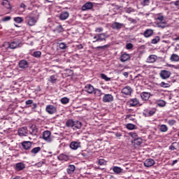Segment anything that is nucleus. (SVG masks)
<instances>
[{"label": "nucleus", "instance_id": "nucleus-1", "mask_svg": "<svg viewBox=\"0 0 179 179\" xmlns=\"http://www.w3.org/2000/svg\"><path fill=\"white\" fill-rule=\"evenodd\" d=\"M3 47L6 48H10V50H16L20 47V41L17 40H13L11 42H5L3 43Z\"/></svg>", "mask_w": 179, "mask_h": 179}, {"label": "nucleus", "instance_id": "nucleus-2", "mask_svg": "<svg viewBox=\"0 0 179 179\" xmlns=\"http://www.w3.org/2000/svg\"><path fill=\"white\" fill-rule=\"evenodd\" d=\"M25 23H27V24L30 27L35 26L37 23V19L36 17L31 15H28L27 17H25Z\"/></svg>", "mask_w": 179, "mask_h": 179}, {"label": "nucleus", "instance_id": "nucleus-3", "mask_svg": "<svg viewBox=\"0 0 179 179\" xmlns=\"http://www.w3.org/2000/svg\"><path fill=\"white\" fill-rule=\"evenodd\" d=\"M43 139L48 143H51L54 141V136H51V131L46 130L43 133Z\"/></svg>", "mask_w": 179, "mask_h": 179}, {"label": "nucleus", "instance_id": "nucleus-4", "mask_svg": "<svg viewBox=\"0 0 179 179\" xmlns=\"http://www.w3.org/2000/svg\"><path fill=\"white\" fill-rule=\"evenodd\" d=\"M134 90L130 86H126L122 89L121 93L123 97H129L131 96Z\"/></svg>", "mask_w": 179, "mask_h": 179}, {"label": "nucleus", "instance_id": "nucleus-5", "mask_svg": "<svg viewBox=\"0 0 179 179\" xmlns=\"http://www.w3.org/2000/svg\"><path fill=\"white\" fill-rule=\"evenodd\" d=\"M96 40L93 41L92 43H97V41H106V38H108V35L106 33L99 34L94 36Z\"/></svg>", "mask_w": 179, "mask_h": 179}, {"label": "nucleus", "instance_id": "nucleus-6", "mask_svg": "<svg viewBox=\"0 0 179 179\" xmlns=\"http://www.w3.org/2000/svg\"><path fill=\"white\" fill-rule=\"evenodd\" d=\"M160 78L162 79H169L171 76V72L167 70H162L159 73Z\"/></svg>", "mask_w": 179, "mask_h": 179}, {"label": "nucleus", "instance_id": "nucleus-7", "mask_svg": "<svg viewBox=\"0 0 179 179\" xmlns=\"http://www.w3.org/2000/svg\"><path fill=\"white\" fill-rule=\"evenodd\" d=\"M26 169V165L23 162H18L15 164V171H22Z\"/></svg>", "mask_w": 179, "mask_h": 179}, {"label": "nucleus", "instance_id": "nucleus-8", "mask_svg": "<svg viewBox=\"0 0 179 179\" xmlns=\"http://www.w3.org/2000/svg\"><path fill=\"white\" fill-rule=\"evenodd\" d=\"M112 29H113L114 30H121V29H122V27H125V24H122V23H120V22H113L111 25Z\"/></svg>", "mask_w": 179, "mask_h": 179}, {"label": "nucleus", "instance_id": "nucleus-9", "mask_svg": "<svg viewBox=\"0 0 179 179\" xmlns=\"http://www.w3.org/2000/svg\"><path fill=\"white\" fill-rule=\"evenodd\" d=\"M21 145L24 150H29V149H31V145H33V143L31 141H22Z\"/></svg>", "mask_w": 179, "mask_h": 179}, {"label": "nucleus", "instance_id": "nucleus-10", "mask_svg": "<svg viewBox=\"0 0 179 179\" xmlns=\"http://www.w3.org/2000/svg\"><path fill=\"white\" fill-rule=\"evenodd\" d=\"M19 67L21 69H27V68H29V62H27V60L22 59L20 60L18 63Z\"/></svg>", "mask_w": 179, "mask_h": 179}, {"label": "nucleus", "instance_id": "nucleus-11", "mask_svg": "<svg viewBox=\"0 0 179 179\" xmlns=\"http://www.w3.org/2000/svg\"><path fill=\"white\" fill-rule=\"evenodd\" d=\"M113 100H114V97L110 94H106L103 96V103H111Z\"/></svg>", "mask_w": 179, "mask_h": 179}, {"label": "nucleus", "instance_id": "nucleus-12", "mask_svg": "<svg viewBox=\"0 0 179 179\" xmlns=\"http://www.w3.org/2000/svg\"><path fill=\"white\" fill-rule=\"evenodd\" d=\"M70 148L73 150H78V149H79V148H80V142H79V141H72L70 143Z\"/></svg>", "mask_w": 179, "mask_h": 179}, {"label": "nucleus", "instance_id": "nucleus-13", "mask_svg": "<svg viewBox=\"0 0 179 179\" xmlns=\"http://www.w3.org/2000/svg\"><path fill=\"white\" fill-rule=\"evenodd\" d=\"M153 33H155V31L152 29H147L143 32V36L145 37V38H149V37H152L153 36Z\"/></svg>", "mask_w": 179, "mask_h": 179}, {"label": "nucleus", "instance_id": "nucleus-14", "mask_svg": "<svg viewBox=\"0 0 179 179\" xmlns=\"http://www.w3.org/2000/svg\"><path fill=\"white\" fill-rule=\"evenodd\" d=\"M145 167H152L155 166V160L153 159H147L144 161Z\"/></svg>", "mask_w": 179, "mask_h": 179}, {"label": "nucleus", "instance_id": "nucleus-15", "mask_svg": "<svg viewBox=\"0 0 179 179\" xmlns=\"http://www.w3.org/2000/svg\"><path fill=\"white\" fill-rule=\"evenodd\" d=\"M85 92H87L89 94H93L94 92V87L90 84H87L85 87Z\"/></svg>", "mask_w": 179, "mask_h": 179}, {"label": "nucleus", "instance_id": "nucleus-16", "mask_svg": "<svg viewBox=\"0 0 179 179\" xmlns=\"http://www.w3.org/2000/svg\"><path fill=\"white\" fill-rule=\"evenodd\" d=\"M93 8V3L87 2L82 6V10H90Z\"/></svg>", "mask_w": 179, "mask_h": 179}, {"label": "nucleus", "instance_id": "nucleus-17", "mask_svg": "<svg viewBox=\"0 0 179 179\" xmlns=\"http://www.w3.org/2000/svg\"><path fill=\"white\" fill-rule=\"evenodd\" d=\"M27 134H28L27 127H21L18 129L19 136H26Z\"/></svg>", "mask_w": 179, "mask_h": 179}, {"label": "nucleus", "instance_id": "nucleus-18", "mask_svg": "<svg viewBox=\"0 0 179 179\" xmlns=\"http://www.w3.org/2000/svg\"><path fill=\"white\" fill-rule=\"evenodd\" d=\"M141 97L142 99V100H143L144 101H148V100H149L150 97V92H142L141 94Z\"/></svg>", "mask_w": 179, "mask_h": 179}, {"label": "nucleus", "instance_id": "nucleus-19", "mask_svg": "<svg viewBox=\"0 0 179 179\" xmlns=\"http://www.w3.org/2000/svg\"><path fill=\"white\" fill-rule=\"evenodd\" d=\"M129 104L130 107H135V106H138V104H139V100L136 98L131 99L129 101Z\"/></svg>", "mask_w": 179, "mask_h": 179}, {"label": "nucleus", "instance_id": "nucleus-20", "mask_svg": "<svg viewBox=\"0 0 179 179\" xmlns=\"http://www.w3.org/2000/svg\"><path fill=\"white\" fill-rule=\"evenodd\" d=\"M69 17V13L68 11H63L59 15L60 20H66Z\"/></svg>", "mask_w": 179, "mask_h": 179}, {"label": "nucleus", "instance_id": "nucleus-21", "mask_svg": "<svg viewBox=\"0 0 179 179\" xmlns=\"http://www.w3.org/2000/svg\"><path fill=\"white\" fill-rule=\"evenodd\" d=\"M156 59H157V57L155 55H151L147 59V62L149 64H153V62H156Z\"/></svg>", "mask_w": 179, "mask_h": 179}, {"label": "nucleus", "instance_id": "nucleus-22", "mask_svg": "<svg viewBox=\"0 0 179 179\" xmlns=\"http://www.w3.org/2000/svg\"><path fill=\"white\" fill-rule=\"evenodd\" d=\"M130 58H131V56H129V55L127 53H124L120 57V61L122 62H127V61H128V59H129Z\"/></svg>", "mask_w": 179, "mask_h": 179}, {"label": "nucleus", "instance_id": "nucleus-23", "mask_svg": "<svg viewBox=\"0 0 179 179\" xmlns=\"http://www.w3.org/2000/svg\"><path fill=\"white\" fill-rule=\"evenodd\" d=\"M58 160H60V162H68L69 160V157L64 154H61L57 157Z\"/></svg>", "mask_w": 179, "mask_h": 179}, {"label": "nucleus", "instance_id": "nucleus-24", "mask_svg": "<svg viewBox=\"0 0 179 179\" xmlns=\"http://www.w3.org/2000/svg\"><path fill=\"white\" fill-rule=\"evenodd\" d=\"M1 5L6 9H12V7L10 6V2H9L8 0H3Z\"/></svg>", "mask_w": 179, "mask_h": 179}, {"label": "nucleus", "instance_id": "nucleus-25", "mask_svg": "<svg viewBox=\"0 0 179 179\" xmlns=\"http://www.w3.org/2000/svg\"><path fill=\"white\" fill-rule=\"evenodd\" d=\"M75 165H69L66 169L68 174H73L75 172Z\"/></svg>", "mask_w": 179, "mask_h": 179}, {"label": "nucleus", "instance_id": "nucleus-26", "mask_svg": "<svg viewBox=\"0 0 179 179\" xmlns=\"http://www.w3.org/2000/svg\"><path fill=\"white\" fill-rule=\"evenodd\" d=\"M82 128V122L80 121H74V124L73 129H80Z\"/></svg>", "mask_w": 179, "mask_h": 179}, {"label": "nucleus", "instance_id": "nucleus-27", "mask_svg": "<svg viewBox=\"0 0 179 179\" xmlns=\"http://www.w3.org/2000/svg\"><path fill=\"white\" fill-rule=\"evenodd\" d=\"M74 122L75 121H73V120H68L66 122V127H67L68 128H73Z\"/></svg>", "mask_w": 179, "mask_h": 179}, {"label": "nucleus", "instance_id": "nucleus-28", "mask_svg": "<svg viewBox=\"0 0 179 179\" xmlns=\"http://www.w3.org/2000/svg\"><path fill=\"white\" fill-rule=\"evenodd\" d=\"M40 150H41V148L36 147V148H34L31 150V153H32V155H34V156H36V155H37V153H38V152H40Z\"/></svg>", "mask_w": 179, "mask_h": 179}, {"label": "nucleus", "instance_id": "nucleus-29", "mask_svg": "<svg viewBox=\"0 0 179 179\" xmlns=\"http://www.w3.org/2000/svg\"><path fill=\"white\" fill-rule=\"evenodd\" d=\"M159 131L161 132H167L169 131V127L166 124L159 125Z\"/></svg>", "mask_w": 179, "mask_h": 179}, {"label": "nucleus", "instance_id": "nucleus-30", "mask_svg": "<svg viewBox=\"0 0 179 179\" xmlns=\"http://www.w3.org/2000/svg\"><path fill=\"white\" fill-rule=\"evenodd\" d=\"M29 134L33 136L37 135V128H36V126H31Z\"/></svg>", "mask_w": 179, "mask_h": 179}, {"label": "nucleus", "instance_id": "nucleus-31", "mask_svg": "<svg viewBox=\"0 0 179 179\" xmlns=\"http://www.w3.org/2000/svg\"><path fill=\"white\" fill-rule=\"evenodd\" d=\"M45 110L48 113H53V111L55 110V107H54L52 105H48L46 106Z\"/></svg>", "mask_w": 179, "mask_h": 179}, {"label": "nucleus", "instance_id": "nucleus-32", "mask_svg": "<svg viewBox=\"0 0 179 179\" xmlns=\"http://www.w3.org/2000/svg\"><path fill=\"white\" fill-rule=\"evenodd\" d=\"M113 171H114V173H115V174H120V173L122 171V169L118 166H114L113 168Z\"/></svg>", "mask_w": 179, "mask_h": 179}, {"label": "nucleus", "instance_id": "nucleus-33", "mask_svg": "<svg viewBox=\"0 0 179 179\" xmlns=\"http://www.w3.org/2000/svg\"><path fill=\"white\" fill-rule=\"evenodd\" d=\"M94 96H96V97H100V96H101V94H103V93H101V90H99V89H95L94 90Z\"/></svg>", "mask_w": 179, "mask_h": 179}, {"label": "nucleus", "instance_id": "nucleus-34", "mask_svg": "<svg viewBox=\"0 0 179 179\" xmlns=\"http://www.w3.org/2000/svg\"><path fill=\"white\" fill-rule=\"evenodd\" d=\"M171 61H175L176 62L179 61V57L178 55H176V54H173L171 56Z\"/></svg>", "mask_w": 179, "mask_h": 179}, {"label": "nucleus", "instance_id": "nucleus-35", "mask_svg": "<svg viewBox=\"0 0 179 179\" xmlns=\"http://www.w3.org/2000/svg\"><path fill=\"white\" fill-rule=\"evenodd\" d=\"M55 31H56V33H62V31H64V28L62 25H59L56 27Z\"/></svg>", "mask_w": 179, "mask_h": 179}, {"label": "nucleus", "instance_id": "nucleus-36", "mask_svg": "<svg viewBox=\"0 0 179 179\" xmlns=\"http://www.w3.org/2000/svg\"><path fill=\"white\" fill-rule=\"evenodd\" d=\"M160 41V36H155V38L152 39L151 43L152 44H157Z\"/></svg>", "mask_w": 179, "mask_h": 179}, {"label": "nucleus", "instance_id": "nucleus-37", "mask_svg": "<svg viewBox=\"0 0 179 179\" xmlns=\"http://www.w3.org/2000/svg\"><path fill=\"white\" fill-rule=\"evenodd\" d=\"M14 22H15V23H22V22H23V17H14Z\"/></svg>", "mask_w": 179, "mask_h": 179}, {"label": "nucleus", "instance_id": "nucleus-38", "mask_svg": "<svg viewBox=\"0 0 179 179\" xmlns=\"http://www.w3.org/2000/svg\"><path fill=\"white\" fill-rule=\"evenodd\" d=\"M49 80L50 83H57V77L54 75L50 76Z\"/></svg>", "mask_w": 179, "mask_h": 179}, {"label": "nucleus", "instance_id": "nucleus-39", "mask_svg": "<svg viewBox=\"0 0 179 179\" xmlns=\"http://www.w3.org/2000/svg\"><path fill=\"white\" fill-rule=\"evenodd\" d=\"M129 135L130 136H131V138H133V139H134V141H136V139H138L139 137H138V134L135 133V132H130L129 134Z\"/></svg>", "mask_w": 179, "mask_h": 179}, {"label": "nucleus", "instance_id": "nucleus-40", "mask_svg": "<svg viewBox=\"0 0 179 179\" xmlns=\"http://www.w3.org/2000/svg\"><path fill=\"white\" fill-rule=\"evenodd\" d=\"M101 78L103 79V80H106V82H110V80H111V78L107 77L104 73L101 74Z\"/></svg>", "mask_w": 179, "mask_h": 179}, {"label": "nucleus", "instance_id": "nucleus-41", "mask_svg": "<svg viewBox=\"0 0 179 179\" xmlns=\"http://www.w3.org/2000/svg\"><path fill=\"white\" fill-rule=\"evenodd\" d=\"M157 27H159L161 29H164L166 28V22H157Z\"/></svg>", "mask_w": 179, "mask_h": 179}, {"label": "nucleus", "instance_id": "nucleus-42", "mask_svg": "<svg viewBox=\"0 0 179 179\" xmlns=\"http://www.w3.org/2000/svg\"><path fill=\"white\" fill-rule=\"evenodd\" d=\"M33 57H35V58H40L41 57V52L40 51L34 52Z\"/></svg>", "mask_w": 179, "mask_h": 179}, {"label": "nucleus", "instance_id": "nucleus-43", "mask_svg": "<svg viewBox=\"0 0 179 179\" xmlns=\"http://www.w3.org/2000/svg\"><path fill=\"white\" fill-rule=\"evenodd\" d=\"M61 103L62 104H68L69 103V99L66 97L62 98Z\"/></svg>", "mask_w": 179, "mask_h": 179}, {"label": "nucleus", "instance_id": "nucleus-44", "mask_svg": "<svg viewBox=\"0 0 179 179\" xmlns=\"http://www.w3.org/2000/svg\"><path fill=\"white\" fill-rule=\"evenodd\" d=\"M135 144L137 145V146H141L142 145V138H138L136 140H134Z\"/></svg>", "mask_w": 179, "mask_h": 179}, {"label": "nucleus", "instance_id": "nucleus-45", "mask_svg": "<svg viewBox=\"0 0 179 179\" xmlns=\"http://www.w3.org/2000/svg\"><path fill=\"white\" fill-rule=\"evenodd\" d=\"M110 47V45H104L102 46H98L96 48V50H104L106 48H108Z\"/></svg>", "mask_w": 179, "mask_h": 179}, {"label": "nucleus", "instance_id": "nucleus-46", "mask_svg": "<svg viewBox=\"0 0 179 179\" xmlns=\"http://www.w3.org/2000/svg\"><path fill=\"white\" fill-rule=\"evenodd\" d=\"M127 129H130V130L135 129V124H127Z\"/></svg>", "mask_w": 179, "mask_h": 179}, {"label": "nucleus", "instance_id": "nucleus-47", "mask_svg": "<svg viewBox=\"0 0 179 179\" xmlns=\"http://www.w3.org/2000/svg\"><path fill=\"white\" fill-rule=\"evenodd\" d=\"M141 5H143V6H146L149 5L150 1L149 0H141Z\"/></svg>", "mask_w": 179, "mask_h": 179}, {"label": "nucleus", "instance_id": "nucleus-48", "mask_svg": "<svg viewBox=\"0 0 179 179\" xmlns=\"http://www.w3.org/2000/svg\"><path fill=\"white\" fill-rule=\"evenodd\" d=\"M59 47L60 50H65L66 48V44L64 43H59Z\"/></svg>", "mask_w": 179, "mask_h": 179}, {"label": "nucleus", "instance_id": "nucleus-49", "mask_svg": "<svg viewBox=\"0 0 179 179\" xmlns=\"http://www.w3.org/2000/svg\"><path fill=\"white\" fill-rule=\"evenodd\" d=\"M156 20H159V22H163V20H164V16L163 15H158L156 17Z\"/></svg>", "mask_w": 179, "mask_h": 179}, {"label": "nucleus", "instance_id": "nucleus-50", "mask_svg": "<svg viewBox=\"0 0 179 179\" xmlns=\"http://www.w3.org/2000/svg\"><path fill=\"white\" fill-rule=\"evenodd\" d=\"M159 86H160V87H169V83H164V82H162V83L159 84Z\"/></svg>", "mask_w": 179, "mask_h": 179}, {"label": "nucleus", "instance_id": "nucleus-51", "mask_svg": "<svg viewBox=\"0 0 179 179\" xmlns=\"http://www.w3.org/2000/svg\"><path fill=\"white\" fill-rule=\"evenodd\" d=\"M127 50H132L134 48V45L132 43H127L126 45Z\"/></svg>", "mask_w": 179, "mask_h": 179}, {"label": "nucleus", "instance_id": "nucleus-52", "mask_svg": "<svg viewBox=\"0 0 179 179\" xmlns=\"http://www.w3.org/2000/svg\"><path fill=\"white\" fill-rule=\"evenodd\" d=\"M153 114H155L154 113H143V115L144 117H152V115H153Z\"/></svg>", "mask_w": 179, "mask_h": 179}, {"label": "nucleus", "instance_id": "nucleus-53", "mask_svg": "<svg viewBox=\"0 0 179 179\" xmlns=\"http://www.w3.org/2000/svg\"><path fill=\"white\" fill-rule=\"evenodd\" d=\"M167 123L169 124V125L173 126V125H174V124H176V120H168Z\"/></svg>", "mask_w": 179, "mask_h": 179}, {"label": "nucleus", "instance_id": "nucleus-54", "mask_svg": "<svg viewBox=\"0 0 179 179\" xmlns=\"http://www.w3.org/2000/svg\"><path fill=\"white\" fill-rule=\"evenodd\" d=\"M12 17L10 16H6L2 19V22H8V20H10Z\"/></svg>", "mask_w": 179, "mask_h": 179}, {"label": "nucleus", "instance_id": "nucleus-55", "mask_svg": "<svg viewBox=\"0 0 179 179\" xmlns=\"http://www.w3.org/2000/svg\"><path fill=\"white\" fill-rule=\"evenodd\" d=\"M134 8H126V10H125V12L127 13H132V12H134Z\"/></svg>", "mask_w": 179, "mask_h": 179}, {"label": "nucleus", "instance_id": "nucleus-56", "mask_svg": "<svg viewBox=\"0 0 179 179\" xmlns=\"http://www.w3.org/2000/svg\"><path fill=\"white\" fill-rule=\"evenodd\" d=\"M103 27H98L95 29V32L96 33H101V31H103Z\"/></svg>", "mask_w": 179, "mask_h": 179}, {"label": "nucleus", "instance_id": "nucleus-57", "mask_svg": "<svg viewBox=\"0 0 179 179\" xmlns=\"http://www.w3.org/2000/svg\"><path fill=\"white\" fill-rule=\"evenodd\" d=\"M25 104H26V106H30V105L33 104V100H31V99L27 100L25 101Z\"/></svg>", "mask_w": 179, "mask_h": 179}, {"label": "nucleus", "instance_id": "nucleus-58", "mask_svg": "<svg viewBox=\"0 0 179 179\" xmlns=\"http://www.w3.org/2000/svg\"><path fill=\"white\" fill-rule=\"evenodd\" d=\"M99 164L100 166H104V164H106V160H104V159H99Z\"/></svg>", "mask_w": 179, "mask_h": 179}, {"label": "nucleus", "instance_id": "nucleus-59", "mask_svg": "<svg viewBox=\"0 0 179 179\" xmlns=\"http://www.w3.org/2000/svg\"><path fill=\"white\" fill-rule=\"evenodd\" d=\"M158 106H159L160 107H164V106H166V102L162 101L160 103H158Z\"/></svg>", "mask_w": 179, "mask_h": 179}, {"label": "nucleus", "instance_id": "nucleus-60", "mask_svg": "<svg viewBox=\"0 0 179 179\" xmlns=\"http://www.w3.org/2000/svg\"><path fill=\"white\" fill-rule=\"evenodd\" d=\"M169 149H170V150H177V148H176V147L173 144L169 147Z\"/></svg>", "mask_w": 179, "mask_h": 179}, {"label": "nucleus", "instance_id": "nucleus-61", "mask_svg": "<svg viewBox=\"0 0 179 179\" xmlns=\"http://www.w3.org/2000/svg\"><path fill=\"white\" fill-rule=\"evenodd\" d=\"M115 136L117 138H120V136H122V134H121V133H120V132H117V133H115Z\"/></svg>", "mask_w": 179, "mask_h": 179}, {"label": "nucleus", "instance_id": "nucleus-62", "mask_svg": "<svg viewBox=\"0 0 179 179\" xmlns=\"http://www.w3.org/2000/svg\"><path fill=\"white\" fill-rule=\"evenodd\" d=\"M20 8H23V9H26V4H24V3H21L20 4Z\"/></svg>", "mask_w": 179, "mask_h": 179}, {"label": "nucleus", "instance_id": "nucleus-63", "mask_svg": "<svg viewBox=\"0 0 179 179\" xmlns=\"http://www.w3.org/2000/svg\"><path fill=\"white\" fill-rule=\"evenodd\" d=\"M35 108H37V103H33L32 105V110H34Z\"/></svg>", "mask_w": 179, "mask_h": 179}, {"label": "nucleus", "instance_id": "nucleus-64", "mask_svg": "<svg viewBox=\"0 0 179 179\" xmlns=\"http://www.w3.org/2000/svg\"><path fill=\"white\" fill-rule=\"evenodd\" d=\"M174 5H175L176 6H179V0L175 1V2H174Z\"/></svg>", "mask_w": 179, "mask_h": 179}]
</instances>
